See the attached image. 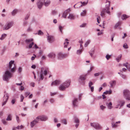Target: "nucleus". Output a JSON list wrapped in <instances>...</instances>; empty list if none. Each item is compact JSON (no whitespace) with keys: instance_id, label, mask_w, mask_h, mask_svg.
Masks as SVG:
<instances>
[{"instance_id":"obj_32","label":"nucleus","mask_w":130,"mask_h":130,"mask_svg":"<svg viewBox=\"0 0 130 130\" xmlns=\"http://www.w3.org/2000/svg\"><path fill=\"white\" fill-rule=\"evenodd\" d=\"M121 55H119L118 57L116 58V60L118 62H119L120 60L121 59Z\"/></svg>"},{"instance_id":"obj_45","label":"nucleus","mask_w":130,"mask_h":130,"mask_svg":"<svg viewBox=\"0 0 130 130\" xmlns=\"http://www.w3.org/2000/svg\"><path fill=\"white\" fill-rule=\"evenodd\" d=\"M123 47L125 48H128V45L126 43H124L123 44Z\"/></svg>"},{"instance_id":"obj_56","label":"nucleus","mask_w":130,"mask_h":130,"mask_svg":"<svg viewBox=\"0 0 130 130\" xmlns=\"http://www.w3.org/2000/svg\"><path fill=\"white\" fill-rule=\"evenodd\" d=\"M22 71V68L21 67H20L19 68L18 70V72L19 73H21Z\"/></svg>"},{"instance_id":"obj_6","label":"nucleus","mask_w":130,"mask_h":130,"mask_svg":"<svg viewBox=\"0 0 130 130\" xmlns=\"http://www.w3.org/2000/svg\"><path fill=\"white\" fill-rule=\"evenodd\" d=\"M90 125L91 126L97 129H99L101 128V127L99 124L97 123H91Z\"/></svg>"},{"instance_id":"obj_57","label":"nucleus","mask_w":130,"mask_h":130,"mask_svg":"<svg viewBox=\"0 0 130 130\" xmlns=\"http://www.w3.org/2000/svg\"><path fill=\"white\" fill-rule=\"evenodd\" d=\"M47 73V70H45L43 74L45 75H46Z\"/></svg>"},{"instance_id":"obj_63","label":"nucleus","mask_w":130,"mask_h":130,"mask_svg":"<svg viewBox=\"0 0 130 130\" xmlns=\"http://www.w3.org/2000/svg\"><path fill=\"white\" fill-rule=\"evenodd\" d=\"M100 18V17H98L97 18V22L98 23H100V21H99V19Z\"/></svg>"},{"instance_id":"obj_53","label":"nucleus","mask_w":130,"mask_h":130,"mask_svg":"<svg viewBox=\"0 0 130 130\" xmlns=\"http://www.w3.org/2000/svg\"><path fill=\"white\" fill-rule=\"evenodd\" d=\"M101 74V73H96L94 74V75L95 76H99Z\"/></svg>"},{"instance_id":"obj_21","label":"nucleus","mask_w":130,"mask_h":130,"mask_svg":"<svg viewBox=\"0 0 130 130\" xmlns=\"http://www.w3.org/2000/svg\"><path fill=\"white\" fill-rule=\"evenodd\" d=\"M77 99H75L73 102V104L74 106H77Z\"/></svg>"},{"instance_id":"obj_1","label":"nucleus","mask_w":130,"mask_h":130,"mask_svg":"<svg viewBox=\"0 0 130 130\" xmlns=\"http://www.w3.org/2000/svg\"><path fill=\"white\" fill-rule=\"evenodd\" d=\"M12 76V74L11 73L9 69H7L5 72L3 76V79L5 81H8V79Z\"/></svg>"},{"instance_id":"obj_47","label":"nucleus","mask_w":130,"mask_h":130,"mask_svg":"<svg viewBox=\"0 0 130 130\" xmlns=\"http://www.w3.org/2000/svg\"><path fill=\"white\" fill-rule=\"evenodd\" d=\"M24 98V97L22 95H21V102H22Z\"/></svg>"},{"instance_id":"obj_30","label":"nucleus","mask_w":130,"mask_h":130,"mask_svg":"<svg viewBox=\"0 0 130 130\" xmlns=\"http://www.w3.org/2000/svg\"><path fill=\"white\" fill-rule=\"evenodd\" d=\"M87 13V11L86 10H84L82 12V16H86Z\"/></svg>"},{"instance_id":"obj_33","label":"nucleus","mask_w":130,"mask_h":130,"mask_svg":"<svg viewBox=\"0 0 130 130\" xmlns=\"http://www.w3.org/2000/svg\"><path fill=\"white\" fill-rule=\"evenodd\" d=\"M90 40H88L85 44V47H87L88 46V45L90 43Z\"/></svg>"},{"instance_id":"obj_34","label":"nucleus","mask_w":130,"mask_h":130,"mask_svg":"<svg viewBox=\"0 0 130 130\" xmlns=\"http://www.w3.org/2000/svg\"><path fill=\"white\" fill-rule=\"evenodd\" d=\"M88 0H86L85 2H82V6H85L86 5L88 2Z\"/></svg>"},{"instance_id":"obj_64","label":"nucleus","mask_w":130,"mask_h":130,"mask_svg":"<svg viewBox=\"0 0 130 130\" xmlns=\"http://www.w3.org/2000/svg\"><path fill=\"white\" fill-rule=\"evenodd\" d=\"M50 101L51 103H53L54 101V100L53 99H51L50 100Z\"/></svg>"},{"instance_id":"obj_61","label":"nucleus","mask_w":130,"mask_h":130,"mask_svg":"<svg viewBox=\"0 0 130 130\" xmlns=\"http://www.w3.org/2000/svg\"><path fill=\"white\" fill-rule=\"evenodd\" d=\"M34 55L35 56H32V57L31 58V60H33L35 59V58L36 57V55H35V54H34Z\"/></svg>"},{"instance_id":"obj_26","label":"nucleus","mask_w":130,"mask_h":130,"mask_svg":"<svg viewBox=\"0 0 130 130\" xmlns=\"http://www.w3.org/2000/svg\"><path fill=\"white\" fill-rule=\"evenodd\" d=\"M87 76V74H86L82 75V80H85Z\"/></svg>"},{"instance_id":"obj_62","label":"nucleus","mask_w":130,"mask_h":130,"mask_svg":"<svg viewBox=\"0 0 130 130\" xmlns=\"http://www.w3.org/2000/svg\"><path fill=\"white\" fill-rule=\"evenodd\" d=\"M57 13V11L54 10L52 12V13L53 15H54Z\"/></svg>"},{"instance_id":"obj_43","label":"nucleus","mask_w":130,"mask_h":130,"mask_svg":"<svg viewBox=\"0 0 130 130\" xmlns=\"http://www.w3.org/2000/svg\"><path fill=\"white\" fill-rule=\"evenodd\" d=\"M81 53V49L77 50L76 54L78 55H80Z\"/></svg>"},{"instance_id":"obj_37","label":"nucleus","mask_w":130,"mask_h":130,"mask_svg":"<svg viewBox=\"0 0 130 130\" xmlns=\"http://www.w3.org/2000/svg\"><path fill=\"white\" fill-rule=\"evenodd\" d=\"M43 68H42L41 69V73L40 74V78L42 80H43L44 78L43 75V72L42 71V70Z\"/></svg>"},{"instance_id":"obj_7","label":"nucleus","mask_w":130,"mask_h":130,"mask_svg":"<svg viewBox=\"0 0 130 130\" xmlns=\"http://www.w3.org/2000/svg\"><path fill=\"white\" fill-rule=\"evenodd\" d=\"M36 119L38 121L39 120L41 121H45L47 120L48 118L45 116L42 115L37 117Z\"/></svg>"},{"instance_id":"obj_49","label":"nucleus","mask_w":130,"mask_h":130,"mask_svg":"<svg viewBox=\"0 0 130 130\" xmlns=\"http://www.w3.org/2000/svg\"><path fill=\"white\" fill-rule=\"evenodd\" d=\"M34 45V43L33 42H32L31 44H30L29 46V48H31L32 46L33 45Z\"/></svg>"},{"instance_id":"obj_23","label":"nucleus","mask_w":130,"mask_h":130,"mask_svg":"<svg viewBox=\"0 0 130 130\" xmlns=\"http://www.w3.org/2000/svg\"><path fill=\"white\" fill-rule=\"evenodd\" d=\"M68 41L69 40L67 39H65V41L64 43V47H67V45L69 43V42H68Z\"/></svg>"},{"instance_id":"obj_10","label":"nucleus","mask_w":130,"mask_h":130,"mask_svg":"<svg viewBox=\"0 0 130 130\" xmlns=\"http://www.w3.org/2000/svg\"><path fill=\"white\" fill-rule=\"evenodd\" d=\"M45 0H40V1L37 3V5L38 8L40 9L43 4Z\"/></svg>"},{"instance_id":"obj_28","label":"nucleus","mask_w":130,"mask_h":130,"mask_svg":"<svg viewBox=\"0 0 130 130\" xmlns=\"http://www.w3.org/2000/svg\"><path fill=\"white\" fill-rule=\"evenodd\" d=\"M106 105L108 106L109 109H111V105H112V103L111 102H109V103H107Z\"/></svg>"},{"instance_id":"obj_59","label":"nucleus","mask_w":130,"mask_h":130,"mask_svg":"<svg viewBox=\"0 0 130 130\" xmlns=\"http://www.w3.org/2000/svg\"><path fill=\"white\" fill-rule=\"evenodd\" d=\"M123 65L124 66H125L128 69V65H127L125 63H124L123 64Z\"/></svg>"},{"instance_id":"obj_51","label":"nucleus","mask_w":130,"mask_h":130,"mask_svg":"<svg viewBox=\"0 0 130 130\" xmlns=\"http://www.w3.org/2000/svg\"><path fill=\"white\" fill-rule=\"evenodd\" d=\"M63 28V27H62V26H60L59 27V29L60 32H62V29Z\"/></svg>"},{"instance_id":"obj_8","label":"nucleus","mask_w":130,"mask_h":130,"mask_svg":"<svg viewBox=\"0 0 130 130\" xmlns=\"http://www.w3.org/2000/svg\"><path fill=\"white\" fill-rule=\"evenodd\" d=\"M9 96L8 93H6L4 95L3 98L4 102L3 103V105L5 104L7 101L8 99Z\"/></svg>"},{"instance_id":"obj_27","label":"nucleus","mask_w":130,"mask_h":130,"mask_svg":"<svg viewBox=\"0 0 130 130\" xmlns=\"http://www.w3.org/2000/svg\"><path fill=\"white\" fill-rule=\"evenodd\" d=\"M111 124L112 127V128H116L118 126V125L117 124H116V123H115L114 122H112Z\"/></svg>"},{"instance_id":"obj_38","label":"nucleus","mask_w":130,"mask_h":130,"mask_svg":"<svg viewBox=\"0 0 130 130\" xmlns=\"http://www.w3.org/2000/svg\"><path fill=\"white\" fill-rule=\"evenodd\" d=\"M61 122L62 123L65 124H67V122L66 119H63L61 120Z\"/></svg>"},{"instance_id":"obj_17","label":"nucleus","mask_w":130,"mask_h":130,"mask_svg":"<svg viewBox=\"0 0 130 130\" xmlns=\"http://www.w3.org/2000/svg\"><path fill=\"white\" fill-rule=\"evenodd\" d=\"M116 83V82L115 80H113L110 81L109 82V84L110 85L111 87H113L115 85Z\"/></svg>"},{"instance_id":"obj_44","label":"nucleus","mask_w":130,"mask_h":130,"mask_svg":"<svg viewBox=\"0 0 130 130\" xmlns=\"http://www.w3.org/2000/svg\"><path fill=\"white\" fill-rule=\"evenodd\" d=\"M111 56V55L107 54L106 56V58L107 60H108L110 58Z\"/></svg>"},{"instance_id":"obj_39","label":"nucleus","mask_w":130,"mask_h":130,"mask_svg":"<svg viewBox=\"0 0 130 130\" xmlns=\"http://www.w3.org/2000/svg\"><path fill=\"white\" fill-rule=\"evenodd\" d=\"M121 24V22H119L117 23L115 26V28H117Z\"/></svg>"},{"instance_id":"obj_29","label":"nucleus","mask_w":130,"mask_h":130,"mask_svg":"<svg viewBox=\"0 0 130 130\" xmlns=\"http://www.w3.org/2000/svg\"><path fill=\"white\" fill-rule=\"evenodd\" d=\"M50 0H47L44 3V5L46 6H47L50 4Z\"/></svg>"},{"instance_id":"obj_42","label":"nucleus","mask_w":130,"mask_h":130,"mask_svg":"<svg viewBox=\"0 0 130 130\" xmlns=\"http://www.w3.org/2000/svg\"><path fill=\"white\" fill-rule=\"evenodd\" d=\"M121 105L120 107L119 108V109H120L121 107L122 106H123L124 105L125 103V102L123 100L121 101Z\"/></svg>"},{"instance_id":"obj_13","label":"nucleus","mask_w":130,"mask_h":130,"mask_svg":"<svg viewBox=\"0 0 130 130\" xmlns=\"http://www.w3.org/2000/svg\"><path fill=\"white\" fill-rule=\"evenodd\" d=\"M47 40L49 42L51 43L54 41V39L52 36H48Z\"/></svg>"},{"instance_id":"obj_24","label":"nucleus","mask_w":130,"mask_h":130,"mask_svg":"<svg viewBox=\"0 0 130 130\" xmlns=\"http://www.w3.org/2000/svg\"><path fill=\"white\" fill-rule=\"evenodd\" d=\"M68 18L71 20H73L75 19V16L73 14H70L68 17Z\"/></svg>"},{"instance_id":"obj_18","label":"nucleus","mask_w":130,"mask_h":130,"mask_svg":"<svg viewBox=\"0 0 130 130\" xmlns=\"http://www.w3.org/2000/svg\"><path fill=\"white\" fill-rule=\"evenodd\" d=\"M74 121L77 124L75 125V126L76 128H77L79 125V120L76 117L74 118Z\"/></svg>"},{"instance_id":"obj_3","label":"nucleus","mask_w":130,"mask_h":130,"mask_svg":"<svg viewBox=\"0 0 130 130\" xmlns=\"http://www.w3.org/2000/svg\"><path fill=\"white\" fill-rule=\"evenodd\" d=\"M70 80H67L66 82L63 83V85H61L59 87V89L61 90H64L67 88L68 87L70 84Z\"/></svg>"},{"instance_id":"obj_35","label":"nucleus","mask_w":130,"mask_h":130,"mask_svg":"<svg viewBox=\"0 0 130 130\" xmlns=\"http://www.w3.org/2000/svg\"><path fill=\"white\" fill-rule=\"evenodd\" d=\"M11 116L10 115H9L8 116L7 118L6 119V120L7 121H10L11 120Z\"/></svg>"},{"instance_id":"obj_20","label":"nucleus","mask_w":130,"mask_h":130,"mask_svg":"<svg viewBox=\"0 0 130 130\" xmlns=\"http://www.w3.org/2000/svg\"><path fill=\"white\" fill-rule=\"evenodd\" d=\"M48 56L50 58H54L55 57V55L53 53H51L48 55Z\"/></svg>"},{"instance_id":"obj_12","label":"nucleus","mask_w":130,"mask_h":130,"mask_svg":"<svg viewBox=\"0 0 130 130\" xmlns=\"http://www.w3.org/2000/svg\"><path fill=\"white\" fill-rule=\"evenodd\" d=\"M70 11V10L69 9L66 10L63 14L62 17L64 18H66L67 15L69 13Z\"/></svg>"},{"instance_id":"obj_9","label":"nucleus","mask_w":130,"mask_h":130,"mask_svg":"<svg viewBox=\"0 0 130 130\" xmlns=\"http://www.w3.org/2000/svg\"><path fill=\"white\" fill-rule=\"evenodd\" d=\"M58 55V58L60 59H61L65 58L68 56V55L67 54H63L61 53H59Z\"/></svg>"},{"instance_id":"obj_60","label":"nucleus","mask_w":130,"mask_h":130,"mask_svg":"<svg viewBox=\"0 0 130 130\" xmlns=\"http://www.w3.org/2000/svg\"><path fill=\"white\" fill-rule=\"evenodd\" d=\"M89 87L90 88L91 91V92H93L94 91V87L93 86H91V87Z\"/></svg>"},{"instance_id":"obj_4","label":"nucleus","mask_w":130,"mask_h":130,"mask_svg":"<svg viewBox=\"0 0 130 130\" xmlns=\"http://www.w3.org/2000/svg\"><path fill=\"white\" fill-rule=\"evenodd\" d=\"M14 61L11 60L9 63V68L12 72H14L16 68V66L14 64Z\"/></svg>"},{"instance_id":"obj_2","label":"nucleus","mask_w":130,"mask_h":130,"mask_svg":"<svg viewBox=\"0 0 130 130\" xmlns=\"http://www.w3.org/2000/svg\"><path fill=\"white\" fill-rule=\"evenodd\" d=\"M123 94L124 97L127 100H130V91L127 89L123 90Z\"/></svg>"},{"instance_id":"obj_36","label":"nucleus","mask_w":130,"mask_h":130,"mask_svg":"<svg viewBox=\"0 0 130 130\" xmlns=\"http://www.w3.org/2000/svg\"><path fill=\"white\" fill-rule=\"evenodd\" d=\"M17 11L18 10L17 9H14V10L11 13L12 15H14L17 13Z\"/></svg>"},{"instance_id":"obj_55","label":"nucleus","mask_w":130,"mask_h":130,"mask_svg":"<svg viewBox=\"0 0 130 130\" xmlns=\"http://www.w3.org/2000/svg\"><path fill=\"white\" fill-rule=\"evenodd\" d=\"M86 25H87V23H84L82 24V27H85L86 26Z\"/></svg>"},{"instance_id":"obj_46","label":"nucleus","mask_w":130,"mask_h":130,"mask_svg":"<svg viewBox=\"0 0 130 130\" xmlns=\"http://www.w3.org/2000/svg\"><path fill=\"white\" fill-rule=\"evenodd\" d=\"M88 84L89 87H90L92 85H93V84L91 81H90Z\"/></svg>"},{"instance_id":"obj_22","label":"nucleus","mask_w":130,"mask_h":130,"mask_svg":"<svg viewBox=\"0 0 130 130\" xmlns=\"http://www.w3.org/2000/svg\"><path fill=\"white\" fill-rule=\"evenodd\" d=\"M129 17L125 14H123L121 16V19L123 20H126Z\"/></svg>"},{"instance_id":"obj_31","label":"nucleus","mask_w":130,"mask_h":130,"mask_svg":"<svg viewBox=\"0 0 130 130\" xmlns=\"http://www.w3.org/2000/svg\"><path fill=\"white\" fill-rule=\"evenodd\" d=\"M111 93L112 91L111 90H110L109 91H106L104 92L103 93V94H107L108 93H109V94H111Z\"/></svg>"},{"instance_id":"obj_58","label":"nucleus","mask_w":130,"mask_h":130,"mask_svg":"<svg viewBox=\"0 0 130 130\" xmlns=\"http://www.w3.org/2000/svg\"><path fill=\"white\" fill-rule=\"evenodd\" d=\"M30 94V93L29 92H26L25 93V95L26 96V97H27L28 95Z\"/></svg>"},{"instance_id":"obj_16","label":"nucleus","mask_w":130,"mask_h":130,"mask_svg":"<svg viewBox=\"0 0 130 130\" xmlns=\"http://www.w3.org/2000/svg\"><path fill=\"white\" fill-rule=\"evenodd\" d=\"M38 120H37V119L35 120H34L32 122H31L30 124L31 127H33L38 122Z\"/></svg>"},{"instance_id":"obj_50","label":"nucleus","mask_w":130,"mask_h":130,"mask_svg":"<svg viewBox=\"0 0 130 130\" xmlns=\"http://www.w3.org/2000/svg\"><path fill=\"white\" fill-rule=\"evenodd\" d=\"M120 76L123 79H125L126 78V76L125 75L121 74L120 75Z\"/></svg>"},{"instance_id":"obj_40","label":"nucleus","mask_w":130,"mask_h":130,"mask_svg":"<svg viewBox=\"0 0 130 130\" xmlns=\"http://www.w3.org/2000/svg\"><path fill=\"white\" fill-rule=\"evenodd\" d=\"M6 36V34H3L1 36V38H0V39L1 40H3L4 39L5 37Z\"/></svg>"},{"instance_id":"obj_52","label":"nucleus","mask_w":130,"mask_h":130,"mask_svg":"<svg viewBox=\"0 0 130 130\" xmlns=\"http://www.w3.org/2000/svg\"><path fill=\"white\" fill-rule=\"evenodd\" d=\"M43 32L40 30H39L38 31V34L39 35H43Z\"/></svg>"},{"instance_id":"obj_19","label":"nucleus","mask_w":130,"mask_h":130,"mask_svg":"<svg viewBox=\"0 0 130 130\" xmlns=\"http://www.w3.org/2000/svg\"><path fill=\"white\" fill-rule=\"evenodd\" d=\"M81 7V2L78 3L74 6L75 8H79Z\"/></svg>"},{"instance_id":"obj_25","label":"nucleus","mask_w":130,"mask_h":130,"mask_svg":"<svg viewBox=\"0 0 130 130\" xmlns=\"http://www.w3.org/2000/svg\"><path fill=\"white\" fill-rule=\"evenodd\" d=\"M106 12V10L105 9H103L102 10L101 12V15L102 17H104V13Z\"/></svg>"},{"instance_id":"obj_5","label":"nucleus","mask_w":130,"mask_h":130,"mask_svg":"<svg viewBox=\"0 0 130 130\" xmlns=\"http://www.w3.org/2000/svg\"><path fill=\"white\" fill-rule=\"evenodd\" d=\"M106 4L105 5V7L104 8V9H105L106 10V13L109 15L110 14V12L109 11V7L110 4V2L106 0V2H105Z\"/></svg>"},{"instance_id":"obj_41","label":"nucleus","mask_w":130,"mask_h":130,"mask_svg":"<svg viewBox=\"0 0 130 130\" xmlns=\"http://www.w3.org/2000/svg\"><path fill=\"white\" fill-rule=\"evenodd\" d=\"M33 40L32 39H27L25 41L27 43H28L29 42L32 41Z\"/></svg>"},{"instance_id":"obj_48","label":"nucleus","mask_w":130,"mask_h":130,"mask_svg":"<svg viewBox=\"0 0 130 130\" xmlns=\"http://www.w3.org/2000/svg\"><path fill=\"white\" fill-rule=\"evenodd\" d=\"M16 120H17V122L18 123H19L20 122L19 119V117L17 115H16Z\"/></svg>"},{"instance_id":"obj_11","label":"nucleus","mask_w":130,"mask_h":130,"mask_svg":"<svg viewBox=\"0 0 130 130\" xmlns=\"http://www.w3.org/2000/svg\"><path fill=\"white\" fill-rule=\"evenodd\" d=\"M13 24V23L12 22L9 23L7 25L5 26L3 29L7 30L9 29L12 25Z\"/></svg>"},{"instance_id":"obj_15","label":"nucleus","mask_w":130,"mask_h":130,"mask_svg":"<svg viewBox=\"0 0 130 130\" xmlns=\"http://www.w3.org/2000/svg\"><path fill=\"white\" fill-rule=\"evenodd\" d=\"M60 83V81L59 80H56L53 82L51 84V85L52 86L53 85L56 86L59 84Z\"/></svg>"},{"instance_id":"obj_14","label":"nucleus","mask_w":130,"mask_h":130,"mask_svg":"<svg viewBox=\"0 0 130 130\" xmlns=\"http://www.w3.org/2000/svg\"><path fill=\"white\" fill-rule=\"evenodd\" d=\"M95 49L94 47L92 48L91 50L88 52L91 57H92L94 53Z\"/></svg>"},{"instance_id":"obj_54","label":"nucleus","mask_w":130,"mask_h":130,"mask_svg":"<svg viewBox=\"0 0 130 130\" xmlns=\"http://www.w3.org/2000/svg\"><path fill=\"white\" fill-rule=\"evenodd\" d=\"M100 107V108H101V109L102 110H103L105 108H106V107L105 106H103V105H101Z\"/></svg>"}]
</instances>
